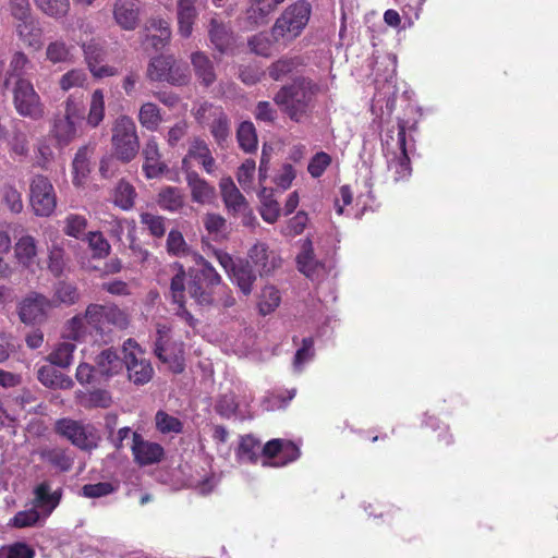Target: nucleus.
Returning <instances> with one entry per match:
<instances>
[{
	"mask_svg": "<svg viewBox=\"0 0 558 558\" xmlns=\"http://www.w3.org/2000/svg\"><path fill=\"white\" fill-rule=\"evenodd\" d=\"M28 58L23 52H15L9 65L0 61V84L9 88L13 83V104L19 114L39 120L45 114V107L31 81L23 77Z\"/></svg>",
	"mask_w": 558,
	"mask_h": 558,
	"instance_id": "1",
	"label": "nucleus"
},
{
	"mask_svg": "<svg viewBox=\"0 0 558 558\" xmlns=\"http://www.w3.org/2000/svg\"><path fill=\"white\" fill-rule=\"evenodd\" d=\"M196 267L189 271L190 280L185 286V274L182 268L171 279V296L174 303L183 306L185 300V290L190 296L201 306H207L214 303L213 288L219 287L221 276L216 271L210 263L197 253L192 254Z\"/></svg>",
	"mask_w": 558,
	"mask_h": 558,
	"instance_id": "2",
	"label": "nucleus"
},
{
	"mask_svg": "<svg viewBox=\"0 0 558 558\" xmlns=\"http://www.w3.org/2000/svg\"><path fill=\"white\" fill-rule=\"evenodd\" d=\"M260 451L264 466H283L300 456L299 448L291 441L272 439L262 449L259 441L252 436L241 438L236 456L242 462H255L259 458Z\"/></svg>",
	"mask_w": 558,
	"mask_h": 558,
	"instance_id": "3",
	"label": "nucleus"
},
{
	"mask_svg": "<svg viewBox=\"0 0 558 558\" xmlns=\"http://www.w3.org/2000/svg\"><path fill=\"white\" fill-rule=\"evenodd\" d=\"M322 92L319 84L305 77L283 86L275 96V102L295 122L308 116L314 97Z\"/></svg>",
	"mask_w": 558,
	"mask_h": 558,
	"instance_id": "4",
	"label": "nucleus"
},
{
	"mask_svg": "<svg viewBox=\"0 0 558 558\" xmlns=\"http://www.w3.org/2000/svg\"><path fill=\"white\" fill-rule=\"evenodd\" d=\"M384 154L388 171L398 182L411 175L410 159L407 150V133L403 121L398 122L397 136L387 135L384 144Z\"/></svg>",
	"mask_w": 558,
	"mask_h": 558,
	"instance_id": "5",
	"label": "nucleus"
},
{
	"mask_svg": "<svg viewBox=\"0 0 558 558\" xmlns=\"http://www.w3.org/2000/svg\"><path fill=\"white\" fill-rule=\"evenodd\" d=\"M312 13V5L305 0H299L289 5L276 20L272 35L288 40L299 37L306 27Z\"/></svg>",
	"mask_w": 558,
	"mask_h": 558,
	"instance_id": "6",
	"label": "nucleus"
},
{
	"mask_svg": "<svg viewBox=\"0 0 558 558\" xmlns=\"http://www.w3.org/2000/svg\"><path fill=\"white\" fill-rule=\"evenodd\" d=\"M60 493L51 492L47 483L38 485L35 489L34 508L17 512L11 520V524L15 527H26L36 524L43 514L47 518L53 509L59 505Z\"/></svg>",
	"mask_w": 558,
	"mask_h": 558,
	"instance_id": "7",
	"label": "nucleus"
},
{
	"mask_svg": "<svg viewBox=\"0 0 558 558\" xmlns=\"http://www.w3.org/2000/svg\"><path fill=\"white\" fill-rule=\"evenodd\" d=\"M112 149L122 162L133 160L140 150V140L134 121L128 116H120L112 126Z\"/></svg>",
	"mask_w": 558,
	"mask_h": 558,
	"instance_id": "8",
	"label": "nucleus"
},
{
	"mask_svg": "<svg viewBox=\"0 0 558 558\" xmlns=\"http://www.w3.org/2000/svg\"><path fill=\"white\" fill-rule=\"evenodd\" d=\"M82 119V101L69 96L64 102V116L56 118L51 129V136L59 147H64L75 140Z\"/></svg>",
	"mask_w": 558,
	"mask_h": 558,
	"instance_id": "9",
	"label": "nucleus"
},
{
	"mask_svg": "<svg viewBox=\"0 0 558 558\" xmlns=\"http://www.w3.org/2000/svg\"><path fill=\"white\" fill-rule=\"evenodd\" d=\"M214 255L219 265L225 269L231 282L235 284L244 295H250L257 279L255 268L247 260H234L223 251L215 250Z\"/></svg>",
	"mask_w": 558,
	"mask_h": 558,
	"instance_id": "10",
	"label": "nucleus"
},
{
	"mask_svg": "<svg viewBox=\"0 0 558 558\" xmlns=\"http://www.w3.org/2000/svg\"><path fill=\"white\" fill-rule=\"evenodd\" d=\"M29 203L38 217H49L57 207V194L50 179L44 174H35L29 183Z\"/></svg>",
	"mask_w": 558,
	"mask_h": 558,
	"instance_id": "11",
	"label": "nucleus"
},
{
	"mask_svg": "<svg viewBox=\"0 0 558 558\" xmlns=\"http://www.w3.org/2000/svg\"><path fill=\"white\" fill-rule=\"evenodd\" d=\"M57 430L82 450L90 451L101 439L99 430L92 424H83L70 418L58 421Z\"/></svg>",
	"mask_w": 558,
	"mask_h": 558,
	"instance_id": "12",
	"label": "nucleus"
},
{
	"mask_svg": "<svg viewBox=\"0 0 558 558\" xmlns=\"http://www.w3.org/2000/svg\"><path fill=\"white\" fill-rule=\"evenodd\" d=\"M219 189L228 213L240 216L244 226L253 227L256 218L233 180L230 177L222 178Z\"/></svg>",
	"mask_w": 558,
	"mask_h": 558,
	"instance_id": "13",
	"label": "nucleus"
},
{
	"mask_svg": "<svg viewBox=\"0 0 558 558\" xmlns=\"http://www.w3.org/2000/svg\"><path fill=\"white\" fill-rule=\"evenodd\" d=\"M123 354L130 379L135 384L149 381L154 373L153 367L134 340L128 339L124 342Z\"/></svg>",
	"mask_w": 558,
	"mask_h": 558,
	"instance_id": "14",
	"label": "nucleus"
},
{
	"mask_svg": "<svg viewBox=\"0 0 558 558\" xmlns=\"http://www.w3.org/2000/svg\"><path fill=\"white\" fill-rule=\"evenodd\" d=\"M157 340L155 353L159 360L169 365L173 373H181L184 368L183 351L181 345L170 344V327L167 324H157Z\"/></svg>",
	"mask_w": 558,
	"mask_h": 558,
	"instance_id": "15",
	"label": "nucleus"
},
{
	"mask_svg": "<svg viewBox=\"0 0 558 558\" xmlns=\"http://www.w3.org/2000/svg\"><path fill=\"white\" fill-rule=\"evenodd\" d=\"M247 263L255 268L259 276H268L282 265L280 254L267 243L257 241L247 251Z\"/></svg>",
	"mask_w": 558,
	"mask_h": 558,
	"instance_id": "16",
	"label": "nucleus"
},
{
	"mask_svg": "<svg viewBox=\"0 0 558 558\" xmlns=\"http://www.w3.org/2000/svg\"><path fill=\"white\" fill-rule=\"evenodd\" d=\"M52 308L53 302L49 298L41 293L32 292L20 303L19 316L24 324H41Z\"/></svg>",
	"mask_w": 558,
	"mask_h": 558,
	"instance_id": "17",
	"label": "nucleus"
},
{
	"mask_svg": "<svg viewBox=\"0 0 558 558\" xmlns=\"http://www.w3.org/2000/svg\"><path fill=\"white\" fill-rule=\"evenodd\" d=\"M82 49L87 68L94 77L105 78L119 73L116 66L104 63L107 51L104 44L99 40L92 39L89 43L83 44Z\"/></svg>",
	"mask_w": 558,
	"mask_h": 558,
	"instance_id": "18",
	"label": "nucleus"
},
{
	"mask_svg": "<svg viewBox=\"0 0 558 558\" xmlns=\"http://www.w3.org/2000/svg\"><path fill=\"white\" fill-rule=\"evenodd\" d=\"M147 75L153 81H166L171 84H182L186 81L184 73L179 74L175 60L172 56H159L151 59Z\"/></svg>",
	"mask_w": 558,
	"mask_h": 558,
	"instance_id": "19",
	"label": "nucleus"
},
{
	"mask_svg": "<svg viewBox=\"0 0 558 558\" xmlns=\"http://www.w3.org/2000/svg\"><path fill=\"white\" fill-rule=\"evenodd\" d=\"M15 263L24 269H33L38 265L39 260V243L38 240L28 234H22L16 238L12 245Z\"/></svg>",
	"mask_w": 558,
	"mask_h": 558,
	"instance_id": "20",
	"label": "nucleus"
},
{
	"mask_svg": "<svg viewBox=\"0 0 558 558\" xmlns=\"http://www.w3.org/2000/svg\"><path fill=\"white\" fill-rule=\"evenodd\" d=\"M14 31L19 39L27 47L38 50L43 46V28L38 19L33 14L15 17Z\"/></svg>",
	"mask_w": 558,
	"mask_h": 558,
	"instance_id": "21",
	"label": "nucleus"
},
{
	"mask_svg": "<svg viewBox=\"0 0 558 558\" xmlns=\"http://www.w3.org/2000/svg\"><path fill=\"white\" fill-rule=\"evenodd\" d=\"M132 452L134 461L142 466L160 462L165 453L159 444L145 440L137 433H133Z\"/></svg>",
	"mask_w": 558,
	"mask_h": 558,
	"instance_id": "22",
	"label": "nucleus"
},
{
	"mask_svg": "<svg viewBox=\"0 0 558 558\" xmlns=\"http://www.w3.org/2000/svg\"><path fill=\"white\" fill-rule=\"evenodd\" d=\"M296 263L299 270L313 281L323 279L327 274L326 266L315 259L313 244L310 239L303 241L302 251L296 257Z\"/></svg>",
	"mask_w": 558,
	"mask_h": 558,
	"instance_id": "23",
	"label": "nucleus"
},
{
	"mask_svg": "<svg viewBox=\"0 0 558 558\" xmlns=\"http://www.w3.org/2000/svg\"><path fill=\"white\" fill-rule=\"evenodd\" d=\"M138 0H117L113 4V19L125 31H133L140 21Z\"/></svg>",
	"mask_w": 558,
	"mask_h": 558,
	"instance_id": "24",
	"label": "nucleus"
},
{
	"mask_svg": "<svg viewBox=\"0 0 558 558\" xmlns=\"http://www.w3.org/2000/svg\"><path fill=\"white\" fill-rule=\"evenodd\" d=\"M197 16L196 0H178L177 24L180 36L184 38L191 37Z\"/></svg>",
	"mask_w": 558,
	"mask_h": 558,
	"instance_id": "25",
	"label": "nucleus"
},
{
	"mask_svg": "<svg viewBox=\"0 0 558 558\" xmlns=\"http://www.w3.org/2000/svg\"><path fill=\"white\" fill-rule=\"evenodd\" d=\"M143 157V171L146 178L154 179L166 171L167 166L161 161L158 143L154 137H150L145 143Z\"/></svg>",
	"mask_w": 558,
	"mask_h": 558,
	"instance_id": "26",
	"label": "nucleus"
},
{
	"mask_svg": "<svg viewBox=\"0 0 558 558\" xmlns=\"http://www.w3.org/2000/svg\"><path fill=\"white\" fill-rule=\"evenodd\" d=\"M195 159L204 167L207 173L214 171L215 160L211 157L210 150L207 145L199 140H194L189 148L187 155L182 160V169L189 173L191 171V160Z\"/></svg>",
	"mask_w": 558,
	"mask_h": 558,
	"instance_id": "27",
	"label": "nucleus"
},
{
	"mask_svg": "<svg viewBox=\"0 0 558 558\" xmlns=\"http://www.w3.org/2000/svg\"><path fill=\"white\" fill-rule=\"evenodd\" d=\"M87 314L92 318L97 317L99 315L105 316L108 325V330H110L111 326L123 329L129 324V318L125 312L116 305L89 304L87 306Z\"/></svg>",
	"mask_w": 558,
	"mask_h": 558,
	"instance_id": "28",
	"label": "nucleus"
},
{
	"mask_svg": "<svg viewBox=\"0 0 558 558\" xmlns=\"http://www.w3.org/2000/svg\"><path fill=\"white\" fill-rule=\"evenodd\" d=\"M186 182L192 201L197 204H211L216 199V189L195 172L186 173Z\"/></svg>",
	"mask_w": 558,
	"mask_h": 558,
	"instance_id": "29",
	"label": "nucleus"
},
{
	"mask_svg": "<svg viewBox=\"0 0 558 558\" xmlns=\"http://www.w3.org/2000/svg\"><path fill=\"white\" fill-rule=\"evenodd\" d=\"M90 150L88 147H81L72 161V181L75 186H83L90 173L89 167Z\"/></svg>",
	"mask_w": 558,
	"mask_h": 558,
	"instance_id": "30",
	"label": "nucleus"
},
{
	"mask_svg": "<svg viewBox=\"0 0 558 558\" xmlns=\"http://www.w3.org/2000/svg\"><path fill=\"white\" fill-rule=\"evenodd\" d=\"M81 293L76 284L68 281H59L53 288V308L60 305L71 306L80 301Z\"/></svg>",
	"mask_w": 558,
	"mask_h": 558,
	"instance_id": "31",
	"label": "nucleus"
},
{
	"mask_svg": "<svg viewBox=\"0 0 558 558\" xmlns=\"http://www.w3.org/2000/svg\"><path fill=\"white\" fill-rule=\"evenodd\" d=\"M208 35L211 44L221 52H225L231 44L229 29L217 14L209 20Z\"/></svg>",
	"mask_w": 558,
	"mask_h": 558,
	"instance_id": "32",
	"label": "nucleus"
},
{
	"mask_svg": "<svg viewBox=\"0 0 558 558\" xmlns=\"http://www.w3.org/2000/svg\"><path fill=\"white\" fill-rule=\"evenodd\" d=\"M36 8L56 21L65 19L71 11L70 0H34Z\"/></svg>",
	"mask_w": 558,
	"mask_h": 558,
	"instance_id": "33",
	"label": "nucleus"
},
{
	"mask_svg": "<svg viewBox=\"0 0 558 558\" xmlns=\"http://www.w3.org/2000/svg\"><path fill=\"white\" fill-rule=\"evenodd\" d=\"M157 202L163 210L175 213L183 208L185 198L180 189L167 186L159 192Z\"/></svg>",
	"mask_w": 558,
	"mask_h": 558,
	"instance_id": "34",
	"label": "nucleus"
},
{
	"mask_svg": "<svg viewBox=\"0 0 558 558\" xmlns=\"http://www.w3.org/2000/svg\"><path fill=\"white\" fill-rule=\"evenodd\" d=\"M93 326L88 324L86 313L72 317L64 326L63 336L71 340L82 341L93 331Z\"/></svg>",
	"mask_w": 558,
	"mask_h": 558,
	"instance_id": "35",
	"label": "nucleus"
},
{
	"mask_svg": "<svg viewBox=\"0 0 558 558\" xmlns=\"http://www.w3.org/2000/svg\"><path fill=\"white\" fill-rule=\"evenodd\" d=\"M280 303L281 294L275 286L266 284L262 288L257 300V307L262 315L265 316L275 312Z\"/></svg>",
	"mask_w": 558,
	"mask_h": 558,
	"instance_id": "36",
	"label": "nucleus"
},
{
	"mask_svg": "<svg viewBox=\"0 0 558 558\" xmlns=\"http://www.w3.org/2000/svg\"><path fill=\"white\" fill-rule=\"evenodd\" d=\"M260 202V216L264 221L274 223L278 220L280 215V208L278 202L274 198L272 190L263 187L258 193Z\"/></svg>",
	"mask_w": 558,
	"mask_h": 558,
	"instance_id": "37",
	"label": "nucleus"
},
{
	"mask_svg": "<svg viewBox=\"0 0 558 558\" xmlns=\"http://www.w3.org/2000/svg\"><path fill=\"white\" fill-rule=\"evenodd\" d=\"M105 119V94L102 89H95L90 95L86 123L97 128Z\"/></svg>",
	"mask_w": 558,
	"mask_h": 558,
	"instance_id": "38",
	"label": "nucleus"
},
{
	"mask_svg": "<svg viewBox=\"0 0 558 558\" xmlns=\"http://www.w3.org/2000/svg\"><path fill=\"white\" fill-rule=\"evenodd\" d=\"M191 62L196 75L205 85H210L216 80L214 66L209 58L201 51H196L191 56Z\"/></svg>",
	"mask_w": 558,
	"mask_h": 558,
	"instance_id": "39",
	"label": "nucleus"
},
{
	"mask_svg": "<svg viewBox=\"0 0 558 558\" xmlns=\"http://www.w3.org/2000/svg\"><path fill=\"white\" fill-rule=\"evenodd\" d=\"M96 363L98 371L106 376L119 373L125 364L124 360H121L117 352L111 349L104 350L98 355Z\"/></svg>",
	"mask_w": 558,
	"mask_h": 558,
	"instance_id": "40",
	"label": "nucleus"
},
{
	"mask_svg": "<svg viewBox=\"0 0 558 558\" xmlns=\"http://www.w3.org/2000/svg\"><path fill=\"white\" fill-rule=\"evenodd\" d=\"M68 266V257L64 248L59 243H53L48 251V269L56 276L63 275Z\"/></svg>",
	"mask_w": 558,
	"mask_h": 558,
	"instance_id": "41",
	"label": "nucleus"
},
{
	"mask_svg": "<svg viewBox=\"0 0 558 558\" xmlns=\"http://www.w3.org/2000/svg\"><path fill=\"white\" fill-rule=\"evenodd\" d=\"M72 48L63 40L50 41L46 48V58L51 63H68L72 61Z\"/></svg>",
	"mask_w": 558,
	"mask_h": 558,
	"instance_id": "42",
	"label": "nucleus"
},
{
	"mask_svg": "<svg viewBox=\"0 0 558 558\" xmlns=\"http://www.w3.org/2000/svg\"><path fill=\"white\" fill-rule=\"evenodd\" d=\"M138 121L143 128L156 131L162 121L159 108L153 102L143 104L138 111Z\"/></svg>",
	"mask_w": 558,
	"mask_h": 558,
	"instance_id": "43",
	"label": "nucleus"
},
{
	"mask_svg": "<svg viewBox=\"0 0 558 558\" xmlns=\"http://www.w3.org/2000/svg\"><path fill=\"white\" fill-rule=\"evenodd\" d=\"M12 250V241L7 231L0 230V280L13 275V267L8 259Z\"/></svg>",
	"mask_w": 558,
	"mask_h": 558,
	"instance_id": "44",
	"label": "nucleus"
},
{
	"mask_svg": "<svg viewBox=\"0 0 558 558\" xmlns=\"http://www.w3.org/2000/svg\"><path fill=\"white\" fill-rule=\"evenodd\" d=\"M54 159L52 138L41 137L38 140L35 148V163L41 169L47 170Z\"/></svg>",
	"mask_w": 558,
	"mask_h": 558,
	"instance_id": "45",
	"label": "nucleus"
},
{
	"mask_svg": "<svg viewBox=\"0 0 558 558\" xmlns=\"http://www.w3.org/2000/svg\"><path fill=\"white\" fill-rule=\"evenodd\" d=\"M136 197L134 187L125 182L121 181L117 185L113 195L114 204L123 210H129L133 207Z\"/></svg>",
	"mask_w": 558,
	"mask_h": 558,
	"instance_id": "46",
	"label": "nucleus"
},
{
	"mask_svg": "<svg viewBox=\"0 0 558 558\" xmlns=\"http://www.w3.org/2000/svg\"><path fill=\"white\" fill-rule=\"evenodd\" d=\"M146 32L158 33V43H153V48L156 50L163 48L169 43L171 37L170 25L166 20L162 19H151L148 21L146 25Z\"/></svg>",
	"mask_w": 558,
	"mask_h": 558,
	"instance_id": "47",
	"label": "nucleus"
},
{
	"mask_svg": "<svg viewBox=\"0 0 558 558\" xmlns=\"http://www.w3.org/2000/svg\"><path fill=\"white\" fill-rule=\"evenodd\" d=\"M74 350V343L66 341L61 342L49 354L48 360L51 364H54L59 367H68L72 363Z\"/></svg>",
	"mask_w": 558,
	"mask_h": 558,
	"instance_id": "48",
	"label": "nucleus"
},
{
	"mask_svg": "<svg viewBox=\"0 0 558 558\" xmlns=\"http://www.w3.org/2000/svg\"><path fill=\"white\" fill-rule=\"evenodd\" d=\"M238 141L243 150L250 153L257 147V135L252 122L245 121L238 130Z\"/></svg>",
	"mask_w": 558,
	"mask_h": 558,
	"instance_id": "49",
	"label": "nucleus"
},
{
	"mask_svg": "<svg viewBox=\"0 0 558 558\" xmlns=\"http://www.w3.org/2000/svg\"><path fill=\"white\" fill-rule=\"evenodd\" d=\"M86 82L87 74L83 69H72L60 77L59 85L63 92H68L72 88L83 87Z\"/></svg>",
	"mask_w": 558,
	"mask_h": 558,
	"instance_id": "50",
	"label": "nucleus"
},
{
	"mask_svg": "<svg viewBox=\"0 0 558 558\" xmlns=\"http://www.w3.org/2000/svg\"><path fill=\"white\" fill-rule=\"evenodd\" d=\"M118 486L111 482H99L93 484H85L81 492L82 496L86 498H101L113 494Z\"/></svg>",
	"mask_w": 558,
	"mask_h": 558,
	"instance_id": "51",
	"label": "nucleus"
},
{
	"mask_svg": "<svg viewBox=\"0 0 558 558\" xmlns=\"http://www.w3.org/2000/svg\"><path fill=\"white\" fill-rule=\"evenodd\" d=\"M63 231L66 235L78 239L87 228V220L84 216L70 214L64 218Z\"/></svg>",
	"mask_w": 558,
	"mask_h": 558,
	"instance_id": "52",
	"label": "nucleus"
},
{
	"mask_svg": "<svg viewBox=\"0 0 558 558\" xmlns=\"http://www.w3.org/2000/svg\"><path fill=\"white\" fill-rule=\"evenodd\" d=\"M168 252L178 256H189L194 253L187 246L182 233L178 230H171L167 239Z\"/></svg>",
	"mask_w": 558,
	"mask_h": 558,
	"instance_id": "53",
	"label": "nucleus"
},
{
	"mask_svg": "<svg viewBox=\"0 0 558 558\" xmlns=\"http://www.w3.org/2000/svg\"><path fill=\"white\" fill-rule=\"evenodd\" d=\"M155 420L157 429L162 434H179L182 430L180 420L163 411L157 412Z\"/></svg>",
	"mask_w": 558,
	"mask_h": 558,
	"instance_id": "54",
	"label": "nucleus"
},
{
	"mask_svg": "<svg viewBox=\"0 0 558 558\" xmlns=\"http://www.w3.org/2000/svg\"><path fill=\"white\" fill-rule=\"evenodd\" d=\"M314 357V341L312 338H305L302 347L296 351L293 360V368L295 372H302L304 365Z\"/></svg>",
	"mask_w": 558,
	"mask_h": 558,
	"instance_id": "55",
	"label": "nucleus"
},
{
	"mask_svg": "<svg viewBox=\"0 0 558 558\" xmlns=\"http://www.w3.org/2000/svg\"><path fill=\"white\" fill-rule=\"evenodd\" d=\"M141 222L153 236L161 238L166 233V219L162 216L143 213L141 214Z\"/></svg>",
	"mask_w": 558,
	"mask_h": 558,
	"instance_id": "56",
	"label": "nucleus"
},
{
	"mask_svg": "<svg viewBox=\"0 0 558 558\" xmlns=\"http://www.w3.org/2000/svg\"><path fill=\"white\" fill-rule=\"evenodd\" d=\"M78 398L80 403L87 408H108L111 404V397L106 390H95Z\"/></svg>",
	"mask_w": 558,
	"mask_h": 558,
	"instance_id": "57",
	"label": "nucleus"
},
{
	"mask_svg": "<svg viewBox=\"0 0 558 558\" xmlns=\"http://www.w3.org/2000/svg\"><path fill=\"white\" fill-rule=\"evenodd\" d=\"M87 242L94 257L105 258L109 255L111 246L100 232H89Z\"/></svg>",
	"mask_w": 558,
	"mask_h": 558,
	"instance_id": "58",
	"label": "nucleus"
},
{
	"mask_svg": "<svg viewBox=\"0 0 558 558\" xmlns=\"http://www.w3.org/2000/svg\"><path fill=\"white\" fill-rule=\"evenodd\" d=\"M301 64V60L299 58H283L277 61L269 69V75L278 81L284 77L287 74L291 73L294 69H296Z\"/></svg>",
	"mask_w": 558,
	"mask_h": 558,
	"instance_id": "59",
	"label": "nucleus"
},
{
	"mask_svg": "<svg viewBox=\"0 0 558 558\" xmlns=\"http://www.w3.org/2000/svg\"><path fill=\"white\" fill-rule=\"evenodd\" d=\"M308 222V216L305 211H298L291 219L288 220L281 233L286 236H295L301 234Z\"/></svg>",
	"mask_w": 558,
	"mask_h": 558,
	"instance_id": "60",
	"label": "nucleus"
},
{
	"mask_svg": "<svg viewBox=\"0 0 558 558\" xmlns=\"http://www.w3.org/2000/svg\"><path fill=\"white\" fill-rule=\"evenodd\" d=\"M255 168V161L252 159H246L238 170V182L245 191L252 189Z\"/></svg>",
	"mask_w": 558,
	"mask_h": 558,
	"instance_id": "61",
	"label": "nucleus"
},
{
	"mask_svg": "<svg viewBox=\"0 0 558 558\" xmlns=\"http://www.w3.org/2000/svg\"><path fill=\"white\" fill-rule=\"evenodd\" d=\"M331 162V157L324 151L317 153L310 161L307 170L313 178H319Z\"/></svg>",
	"mask_w": 558,
	"mask_h": 558,
	"instance_id": "62",
	"label": "nucleus"
},
{
	"mask_svg": "<svg viewBox=\"0 0 558 558\" xmlns=\"http://www.w3.org/2000/svg\"><path fill=\"white\" fill-rule=\"evenodd\" d=\"M204 226L208 233L218 238L225 233L226 219L218 214H207L204 218Z\"/></svg>",
	"mask_w": 558,
	"mask_h": 558,
	"instance_id": "63",
	"label": "nucleus"
},
{
	"mask_svg": "<svg viewBox=\"0 0 558 558\" xmlns=\"http://www.w3.org/2000/svg\"><path fill=\"white\" fill-rule=\"evenodd\" d=\"M5 558H34V550L24 543L2 547Z\"/></svg>",
	"mask_w": 558,
	"mask_h": 558,
	"instance_id": "64",
	"label": "nucleus"
}]
</instances>
